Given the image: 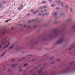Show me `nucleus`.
Masks as SVG:
<instances>
[{"label": "nucleus", "mask_w": 75, "mask_h": 75, "mask_svg": "<svg viewBox=\"0 0 75 75\" xmlns=\"http://www.w3.org/2000/svg\"><path fill=\"white\" fill-rule=\"evenodd\" d=\"M25 59V58H23V59Z\"/></svg>", "instance_id": "63"}, {"label": "nucleus", "mask_w": 75, "mask_h": 75, "mask_svg": "<svg viewBox=\"0 0 75 75\" xmlns=\"http://www.w3.org/2000/svg\"><path fill=\"white\" fill-rule=\"evenodd\" d=\"M33 22H34V21H35V20H33Z\"/></svg>", "instance_id": "55"}, {"label": "nucleus", "mask_w": 75, "mask_h": 75, "mask_svg": "<svg viewBox=\"0 0 75 75\" xmlns=\"http://www.w3.org/2000/svg\"><path fill=\"white\" fill-rule=\"evenodd\" d=\"M54 16H57V13H55L54 14Z\"/></svg>", "instance_id": "11"}, {"label": "nucleus", "mask_w": 75, "mask_h": 75, "mask_svg": "<svg viewBox=\"0 0 75 75\" xmlns=\"http://www.w3.org/2000/svg\"><path fill=\"white\" fill-rule=\"evenodd\" d=\"M42 4H44V3H46V2L45 1H42Z\"/></svg>", "instance_id": "14"}, {"label": "nucleus", "mask_w": 75, "mask_h": 75, "mask_svg": "<svg viewBox=\"0 0 75 75\" xmlns=\"http://www.w3.org/2000/svg\"><path fill=\"white\" fill-rule=\"evenodd\" d=\"M59 33V32L57 30H54L52 34L50 35H49V38H53V37H55V36L58 35Z\"/></svg>", "instance_id": "1"}, {"label": "nucleus", "mask_w": 75, "mask_h": 75, "mask_svg": "<svg viewBox=\"0 0 75 75\" xmlns=\"http://www.w3.org/2000/svg\"><path fill=\"white\" fill-rule=\"evenodd\" d=\"M10 45V43L8 42L7 45H6V46H5L3 47L4 49H5V48H7L9 45Z\"/></svg>", "instance_id": "7"}, {"label": "nucleus", "mask_w": 75, "mask_h": 75, "mask_svg": "<svg viewBox=\"0 0 75 75\" xmlns=\"http://www.w3.org/2000/svg\"><path fill=\"white\" fill-rule=\"evenodd\" d=\"M38 15H39V16H41V14L40 13L38 14Z\"/></svg>", "instance_id": "37"}, {"label": "nucleus", "mask_w": 75, "mask_h": 75, "mask_svg": "<svg viewBox=\"0 0 75 75\" xmlns=\"http://www.w3.org/2000/svg\"><path fill=\"white\" fill-rule=\"evenodd\" d=\"M14 61V60L13 59V60H11V61H12V62H13V61Z\"/></svg>", "instance_id": "45"}, {"label": "nucleus", "mask_w": 75, "mask_h": 75, "mask_svg": "<svg viewBox=\"0 0 75 75\" xmlns=\"http://www.w3.org/2000/svg\"><path fill=\"white\" fill-rule=\"evenodd\" d=\"M33 75H35V73H33Z\"/></svg>", "instance_id": "44"}, {"label": "nucleus", "mask_w": 75, "mask_h": 75, "mask_svg": "<svg viewBox=\"0 0 75 75\" xmlns=\"http://www.w3.org/2000/svg\"><path fill=\"white\" fill-rule=\"evenodd\" d=\"M23 26L24 27H25V25H24Z\"/></svg>", "instance_id": "62"}, {"label": "nucleus", "mask_w": 75, "mask_h": 75, "mask_svg": "<svg viewBox=\"0 0 75 75\" xmlns=\"http://www.w3.org/2000/svg\"><path fill=\"white\" fill-rule=\"evenodd\" d=\"M53 58H54V57H52L50 58V59H53Z\"/></svg>", "instance_id": "31"}, {"label": "nucleus", "mask_w": 75, "mask_h": 75, "mask_svg": "<svg viewBox=\"0 0 75 75\" xmlns=\"http://www.w3.org/2000/svg\"><path fill=\"white\" fill-rule=\"evenodd\" d=\"M11 29H12V30H14V28H13V27H12V28H11Z\"/></svg>", "instance_id": "41"}, {"label": "nucleus", "mask_w": 75, "mask_h": 75, "mask_svg": "<svg viewBox=\"0 0 75 75\" xmlns=\"http://www.w3.org/2000/svg\"><path fill=\"white\" fill-rule=\"evenodd\" d=\"M54 62H52L51 63V64H54Z\"/></svg>", "instance_id": "35"}, {"label": "nucleus", "mask_w": 75, "mask_h": 75, "mask_svg": "<svg viewBox=\"0 0 75 75\" xmlns=\"http://www.w3.org/2000/svg\"><path fill=\"white\" fill-rule=\"evenodd\" d=\"M27 64H25L24 65V67H26V65H27Z\"/></svg>", "instance_id": "38"}, {"label": "nucleus", "mask_w": 75, "mask_h": 75, "mask_svg": "<svg viewBox=\"0 0 75 75\" xmlns=\"http://www.w3.org/2000/svg\"><path fill=\"white\" fill-rule=\"evenodd\" d=\"M34 10H31V12H34Z\"/></svg>", "instance_id": "24"}, {"label": "nucleus", "mask_w": 75, "mask_h": 75, "mask_svg": "<svg viewBox=\"0 0 75 75\" xmlns=\"http://www.w3.org/2000/svg\"><path fill=\"white\" fill-rule=\"evenodd\" d=\"M26 16H30V13H29L28 14H27Z\"/></svg>", "instance_id": "32"}, {"label": "nucleus", "mask_w": 75, "mask_h": 75, "mask_svg": "<svg viewBox=\"0 0 75 75\" xmlns=\"http://www.w3.org/2000/svg\"><path fill=\"white\" fill-rule=\"evenodd\" d=\"M71 20V18H69L67 19V21H70V20Z\"/></svg>", "instance_id": "18"}, {"label": "nucleus", "mask_w": 75, "mask_h": 75, "mask_svg": "<svg viewBox=\"0 0 75 75\" xmlns=\"http://www.w3.org/2000/svg\"><path fill=\"white\" fill-rule=\"evenodd\" d=\"M62 4V5H61V7H63L64 6V5H63V4L62 3V4Z\"/></svg>", "instance_id": "20"}, {"label": "nucleus", "mask_w": 75, "mask_h": 75, "mask_svg": "<svg viewBox=\"0 0 75 75\" xmlns=\"http://www.w3.org/2000/svg\"><path fill=\"white\" fill-rule=\"evenodd\" d=\"M41 13H43V12H44V11H41Z\"/></svg>", "instance_id": "57"}, {"label": "nucleus", "mask_w": 75, "mask_h": 75, "mask_svg": "<svg viewBox=\"0 0 75 75\" xmlns=\"http://www.w3.org/2000/svg\"><path fill=\"white\" fill-rule=\"evenodd\" d=\"M13 48V46H12L11 47L9 48V50H10V49H11V48Z\"/></svg>", "instance_id": "21"}, {"label": "nucleus", "mask_w": 75, "mask_h": 75, "mask_svg": "<svg viewBox=\"0 0 75 75\" xmlns=\"http://www.w3.org/2000/svg\"><path fill=\"white\" fill-rule=\"evenodd\" d=\"M21 68V66H20L19 67V68Z\"/></svg>", "instance_id": "52"}, {"label": "nucleus", "mask_w": 75, "mask_h": 75, "mask_svg": "<svg viewBox=\"0 0 75 75\" xmlns=\"http://www.w3.org/2000/svg\"><path fill=\"white\" fill-rule=\"evenodd\" d=\"M4 67H6V66H4Z\"/></svg>", "instance_id": "64"}, {"label": "nucleus", "mask_w": 75, "mask_h": 75, "mask_svg": "<svg viewBox=\"0 0 75 75\" xmlns=\"http://www.w3.org/2000/svg\"><path fill=\"white\" fill-rule=\"evenodd\" d=\"M56 9H57V10H58V9H59V8L58 7H57L56 8Z\"/></svg>", "instance_id": "43"}, {"label": "nucleus", "mask_w": 75, "mask_h": 75, "mask_svg": "<svg viewBox=\"0 0 75 75\" xmlns=\"http://www.w3.org/2000/svg\"><path fill=\"white\" fill-rule=\"evenodd\" d=\"M2 4H0V8H2L3 6H2Z\"/></svg>", "instance_id": "12"}, {"label": "nucleus", "mask_w": 75, "mask_h": 75, "mask_svg": "<svg viewBox=\"0 0 75 75\" xmlns=\"http://www.w3.org/2000/svg\"><path fill=\"white\" fill-rule=\"evenodd\" d=\"M55 23H57V21H55Z\"/></svg>", "instance_id": "46"}, {"label": "nucleus", "mask_w": 75, "mask_h": 75, "mask_svg": "<svg viewBox=\"0 0 75 75\" xmlns=\"http://www.w3.org/2000/svg\"><path fill=\"white\" fill-rule=\"evenodd\" d=\"M38 68V67H35V69H36V68Z\"/></svg>", "instance_id": "40"}, {"label": "nucleus", "mask_w": 75, "mask_h": 75, "mask_svg": "<svg viewBox=\"0 0 75 75\" xmlns=\"http://www.w3.org/2000/svg\"><path fill=\"white\" fill-rule=\"evenodd\" d=\"M36 44V42H34V43H32L31 44V47H32V48H33V47H34V44Z\"/></svg>", "instance_id": "8"}, {"label": "nucleus", "mask_w": 75, "mask_h": 75, "mask_svg": "<svg viewBox=\"0 0 75 75\" xmlns=\"http://www.w3.org/2000/svg\"><path fill=\"white\" fill-rule=\"evenodd\" d=\"M35 60L34 59H33L32 60V61H34Z\"/></svg>", "instance_id": "48"}, {"label": "nucleus", "mask_w": 75, "mask_h": 75, "mask_svg": "<svg viewBox=\"0 0 75 75\" xmlns=\"http://www.w3.org/2000/svg\"><path fill=\"white\" fill-rule=\"evenodd\" d=\"M17 64H14L11 65V67H12V68H15L16 66L17 65Z\"/></svg>", "instance_id": "6"}, {"label": "nucleus", "mask_w": 75, "mask_h": 75, "mask_svg": "<svg viewBox=\"0 0 75 75\" xmlns=\"http://www.w3.org/2000/svg\"><path fill=\"white\" fill-rule=\"evenodd\" d=\"M6 1H4L3 2H2V3L4 4L5 3H6Z\"/></svg>", "instance_id": "17"}, {"label": "nucleus", "mask_w": 75, "mask_h": 75, "mask_svg": "<svg viewBox=\"0 0 75 75\" xmlns=\"http://www.w3.org/2000/svg\"><path fill=\"white\" fill-rule=\"evenodd\" d=\"M43 8H47V7L46 6H45L43 7Z\"/></svg>", "instance_id": "29"}, {"label": "nucleus", "mask_w": 75, "mask_h": 75, "mask_svg": "<svg viewBox=\"0 0 75 75\" xmlns=\"http://www.w3.org/2000/svg\"><path fill=\"white\" fill-rule=\"evenodd\" d=\"M3 71H4L5 70H6V68H4L3 69Z\"/></svg>", "instance_id": "23"}, {"label": "nucleus", "mask_w": 75, "mask_h": 75, "mask_svg": "<svg viewBox=\"0 0 75 75\" xmlns=\"http://www.w3.org/2000/svg\"><path fill=\"white\" fill-rule=\"evenodd\" d=\"M44 40H46V38H45Z\"/></svg>", "instance_id": "58"}, {"label": "nucleus", "mask_w": 75, "mask_h": 75, "mask_svg": "<svg viewBox=\"0 0 75 75\" xmlns=\"http://www.w3.org/2000/svg\"><path fill=\"white\" fill-rule=\"evenodd\" d=\"M10 20H11V19H9V20H8V21H10Z\"/></svg>", "instance_id": "53"}, {"label": "nucleus", "mask_w": 75, "mask_h": 75, "mask_svg": "<svg viewBox=\"0 0 75 75\" xmlns=\"http://www.w3.org/2000/svg\"><path fill=\"white\" fill-rule=\"evenodd\" d=\"M47 9H45L44 10V11H47Z\"/></svg>", "instance_id": "49"}, {"label": "nucleus", "mask_w": 75, "mask_h": 75, "mask_svg": "<svg viewBox=\"0 0 75 75\" xmlns=\"http://www.w3.org/2000/svg\"><path fill=\"white\" fill-rule=\"evenodd\" d=\"M8 20H6L5 21V23H7L8 22Z\"/></svg>", "instance_id": "27"}, {"label": "nucleus", "mask_w": 75, "mask_h": 75, "mask_svg": "<svg viewBox=\"0 0 75 75\" xmlns=\"http://www.w3.org/2000/svg\"><path fill=\"white\" fill-rule=\"evenodd\" d=\"M21 9V8H18V10H20Z\"/></svg>", "instance_id": "54"}, {"label": "nucleus", "mask_w": 75, "mask_h": 75, "mask_svg": "<svg viewBox=\"0 0 75 75\" xmlns=\"http://www.w3.org/2000/svg\"><path fill=\"white\" fill-rule=\"evenodd\" d=\"M41 15H42V16L43 17H44V14H42Z\"/></svg>", "instance_id": "36"}, {"label": "nucleus", "mask_w": 75, "mask_h": 75, "mask_svg": "<svg viewBox=\"0 0 75 75\" xmlns=\"http://www.w3.org/2000/svg\"><path fill=\"white\" fill-rule=\"evenodd\" d=\"M63 15H64V14L63 13H61L60 14V16H63Z\"/></svg>", "instance_id": "30"}, {"label": "nucleus", "mask_w": 75, "mask_h": 75, "mask_svg": "<svg viewBox=\"0 0 75 75\" xmlns=\"http://www.w3.org/2000/svg\"><path fill=\"white\" fill-rule=\"evenodd\" d=\"M5 54V53H3L2 55H1V56H0V57H3V55H4Z\"/></svg>", "instance_id": "15"}, {"label": "nucleus", "mask_w": 75, "mask_h": 75, "mask_svg": "<svg viewBox=\"0 0 75 75\" xmlns=\"http://www.w3.org/2000/svg\"><path fill=\"white\" fill-rule=\"evenodd\" d=\"M11 71V69H9L8 70V72H10V71Z\"/></svg>", "instance_id": "25"}, {"label": "nucleus", "mask_w": 75, "mask_h": 75, "mask_svg": "<svg viewBox=\"0 0 75 75\" xmlns=\"http://www.w3.org/2000/svg\"><path fill=\"white\" fill-rule=\"evenodd\" d=\"M72 9L71 8L70 9V12H72Z\"/></svg>", "instance_id": "33"}, {"label": "nucleus", "mask_w": 75, "mask_h": 75, "mask_svg": "<svg viewBox=\"0 0 75 75\" xmlns=\"http://www.w3.org/2000/svg\"><path fill=\"white\" fill-rule=\"evenodd\" d=\"M37 27V24H35L33 26L34 28H36Z\"/></svg>", "instance_id": "9"}, {"label": "nucleus", "mask_w": 75, "mask_h": 75, "mask_svg": "<svg viewBox=\"0 0 75 75\" xmlns=\"http://www.w3.org/2000/svg\"><path fill=\"white\" fill-rule=\"evenodd\" d=\"M73 28H74V29L75 28V25L74 26Z\"/></svg>", "instance_id": "39"}, {"label": "nucleus", "mask_w": 75, "mask_h": 75, "mask_svg": "<svg viewBox=\"0 0 75 75\" xmlns=\"http://www.w3.org/2000/svg\"><path fill=\"white\" fill-rule=\"evenodd\" d=\"M33 14H36V12H35L33 13Z\"/></svg>", "instance_id": "56"}, {"label": "nucleus", "mask_w": 75, "mask_h": 75, "mask_svg": "<svg viewBox=\"0 0 75 75\" xmlns=\"http://www.w3.org/2000/svg\"><path fill=\"white\" fill-rule=\"evenodd\" d=\"M26 28H30V26H28V27H26Z\"/></svg>", "instance_id": "26"}, {"label": "nucleus", "mask_w": 75, "mask_h": 75, "mask_svg": "<svg viewBox=\"0 0 75 75\" xmlns=\"http://www.w3.org/2000/svg\"><path fill=\"white\" fill-rule=\"evenodd\" d=\"M7 38H6L5 39H4L3 40H2L1 41V44H2V45H4V44H6V42H7V41H6L4 42L3 41H4V40H7Z\"/></svg>", "instance_id": "4"}, {"label": "nucleus", "mask_w": 75, "mask_h": 75, "mask_svg": "<svg viewBox=\"0 0 75 75\" xmlns=\"http://www.w3.org/2000/svg\"><path fill=\"white\" fill-rule=\"evenodd\" d=\"M6 33V30H4L2 32V33L3 34H4V33Z\"/></svg>", "instance_id": "16"}, {"label": "nucleus", "mask_w": 75, "mask_h": 75, "mask_svg": "<svg viewBox=\"0 0 75 75\" xmlns=\"http://www.w3.org/2000/svg\"><path fill=\"white\" fill-rule=\"evenodd\" d=\"M9 65H10V64H7V66H9Z\"/></svg>", "instance_id": "51"}, {"label": "nucleus", "mask_w": 75, "mask_h": 75, "mask_svg": "<svg viewBox=\"0 0 75 75\" xmlns=\"http://www.w3.org/2000/svg\"><path fill=\"white\" fill-rule=\"evenodd\" d=\"M22 71H23V69H20L19 70V72H21Z\"/></svg>", "instance_id": "19"}, {"label": "nucleus", "mask_w": 75, "mask_h": 75, "mask_svg": "<svg viewBox=\"0 0 75 75\" xmlns=\"http://www.w3.org/2000/svg\"><path fill=\"white\" fill-rule=\"evenodd\" d=\"M71 50V48H70L69 49H68L69 50Z\"/></svg>", "instance_id": "47"}, {"label": "nucleus", "mask_w": 75, "mask_h": 75, "mask_svg": "<svg viewBox=\"0 0 75 75\" xmlns=\"http://www.w3.org/2000/svg\"><path fill=\"white\" fill-rule=\"evenodd\" d=\"M39 11H36V13H38Z\"/></svg>", "instance_id": "42"}, {"label": "nucleus", "mask_w": 75, "mask_h": 75, "mask_svg": "<svg viewBox=\"0 0 75 75\" xmlns=\"http://www.w3.org/2000/svg\"><path fill=\"white\" fill-rule=\"evenodd\" d=\"M57 61H60V60L59 59H57Z\"/></svg>", "instance_id": "28"}, {"label": "nucleus", "mask_w": 75, "mask_h": 75, "mask_svg": "<svg viewBox=\"0 0 75 75\" xmlns=\"http://www.w3.org/2000/svg\"><path fill=\"white\" fill-rule=\"evenodd\" d=\"M44 14L45 15V16H47L48 15V14H47V13H45Z\"/></svg>", "instance_id": "22"}, {"label": "nucleus", "mask_w": 75, "mask_h": 75, "mask_svg": "<svg viewBox=\"0 0 75 75\" xmlns=\"http://www.w3.org/2000/svg\"><path fill=\"white\" fill-rule=\"evenodd\" d=\"M42 8H43V7L42 6H41L39 8V10H41V9H42Z\"/></svg>", "instance_id": "10"}, {"label": "nucleus", "mask_w": 75, "mask_h": 75, "mask_svg": "<svg viewBox=\"0 0 75 75\" xmlns=\"http://www.w3.org/2000/svg\"><path fill=\"white\" fill-rule=\"evenodd\" d=\"M68 7V6H66L65 7Z\"/></svg>", "instance_id": "60"}, {"label": "nucleus", "mask_w": 75, "mask_h": 75, "mask_svg": "<svg viewBox=\"0 0 75 75\" xmlns=\"http://www.w3.org/2000/svg\"><path fill=\"white\" fill-rule=\"evenodd\" d=\"M29 23H31V21H29Z\"/></svg>", "instance_id": "61"}, {"label": "nucleus", "mask_w": 75, "mask_h": 75, "mask_svg": "<svg viewBox=\"0 0 75 75\" xmlns=\"http://www.w3.org/2000/svg\"><path fill=\"white\" fill-rule=\"evenodd\" d=\"M44 69V68H42L40 69V70H38L37 71V72L38 74H40L39 75H47V74H42V73H40L42 71V70Z\"/></svg>", "instance_id": "3"}, {"label": "nucleus", "mask_w": 75, "mask_h": 75, "mask_svg": "<svg viewBox=\"0 0 75 75\" xmlns=\"http://www.w3.org/2000/svg\"><path fill=\"white\" fill-rule=\"evenodd\" d=\"M57 3H59V4H62V3L59 2V0L58 1H57L56 2Z\"/></svg>", "instance_id": "13"}, {"label": "nucleus", "mask_w": 75, "mask_h": 75, "mask_svg": "<svg viewBox=\"0 0 75 75\" xmlns=\"http://www.w3.org/2000/svg\"><path fill=\"white\" fill-rule=\"evenodd\" d=\"M63 37H64V35H62V37L60 38L57 42H56V44H60V43H61L62 42H63V40L64 38H63Z\"/></svg>", "instance_id": "2"}, {"label": "nucleus", "mask_w": 75, "mask_h": 75, "mask_svg": "<svg viewBox=\"0 0 75 75\" xmlns=\"http://www.w3.org/2000/svg\"><path fill=\"white\" fill-rule=\"evenodd\" d=\"M55 6V5H51L52 7H54Z\"/></svg>", "instance_id": "34"}, {"label": "nucleus", "mask_w": 75, "mask_h": 75, "mask_svg": "<svg viewBox=\"0 0 75 75\" xmlns=\"http://www.w3.org/2000/svg\"><path fill=\"white\" fill-rule=\"evenodd\" d=\"M69 69H68L62 71L61 73L62 74H66V73H67L68 72H69Z\"/></svg>", "instance_id": "5"}, {"label": "nucleus", "mask_w": 75, "mask_h": 75, "mask_svg": "<svg viewBox=\"0 0 75 75\" xmlns=\"http://www.w3.org/2000/svg\"><path fill=\"white\" fill-rule=\"evenodd\" d=\"M75 46H73L72 47V48H74V47H75Z\"/></svg>", "instance_id": "50"}, {"label": "nucleus", "mask_w": 75, "mask_h": 75, "mask_svg": "<svg viewBox=\"0 0 75 75\" xmlns=\"http://www.w3.org/2000/svg\"><path fill=\"white\" fill-rule=\"evenodd\" d=\"M52 1V0H49V1Z\"/></svg>", "instance_id": "59"}]
</instances>
